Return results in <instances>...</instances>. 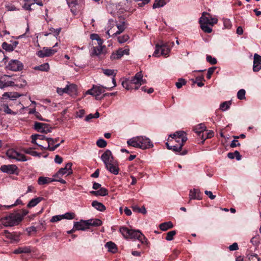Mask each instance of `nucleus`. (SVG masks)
Listing matches in <instances>:
<instances>
[{
    "label": "nucleus",
    "mask_w": 261,
    "mask_h": 261,
    "mask_svg": "<svg viewBox=\"0 0 261 261\" xmlns=\"http://www.w3.org/2000/svg\"><path fill=\"white\" fill-rule=\"evenodd\" d=\"M101 159L104 163L106 169L114 175L118 174L119 171L118 163L114 160L110 150H107L102 154Z\"/></svg>",
    "instance_id": "1"
},
{
    "label": "nucleus",
    "mask_w": 261,
    "mask_h": 261,
    "mask_svg": "<svg viewBox=\"0 0 261 261\" xmlns=\"http://www.w3.org/2000/svg\"><path fill=\"white\" fill-rule=\"evenodd\" d=\"M119 231L125 239H137L143 244H147L148 241L139 230L129 229L126 227H121Z\"/></svg>",
    "instance_id": "2"
},
{
    "label": "nucleus",
    "mask_w": 261,
    "mask_h": 261,
    "mask_svg": "<svg viewBox=\"0 0 261 261\" xmlns=\"http://www.w3.org/2000/svg\"><path fill=\"white\" fill-rule=\"evenodd\" d=\"M22 217L19 213H12L2 218V222L6 226H13L18 225L22 220Z\"/></svg>",
    "instance_id": "3"
},
{
    "label": "nucleus",
    "mask_w": 261,
    "mask_h": 261,
    "mask_svg": "<svg viewBox=\"0 0 261 261\" xmlns=\"http://www.w3.org/2000/svg\"><path fill=\"white\" fill-rule=\"evenodd\" d=\"M143 75L141 72H137L135 75L132 77V79L129 81H123L122 83V85L124 88H125L127 90H129L132 89L133 88L129 86V84H140L141 85L142 84L145 83V82L143 81Z\"/></svg>",
    "instance_id": "4"
},
{
    "label": "nucleus",
    "mask_w": 261,
    "mask_h": 261,
    "mask_svg": "<svg viewBox=\"0 0 261 261\" xmlns=\"http://www.w3.org/2000/svg\"><path fill=\"white\" fill-rule=\"evenodd\" d=\"M170 137L174 139L175 141L178 143V145L182 143L184 145L188 139L186 136V134L183 131L176 132L175 133L170 135Z\"/></svg>",
    "instance_id": "5"
},
{
    "label": "nucleus",
    "mask_w": 261,
    "mask_h": 261,
    "mask_svg": "<svg viewBox=\"0 0 261 261\" xmlns=\"http://www.w3.org/2000/svg\"><path fill=\"white\" fill-rule=\"evenodd\" d=\"M137 141H138L139 144V148L142 149H145L150 147L153 146V144L151 143L150 139L145 136H137Z\"/></svg>",
    "instance_id": "6"
},
{
    "label": "nucleus",
    "mask_w": 261,
    "mask_h": 261,
    "mask_svg": "<svg viewBox=\"0 0 261 261\" xmlns=\"http://www.w3.org/2000/svg\"><path fill=\"white\" fill-rule=\"evenodd\" d=\"M105 89H108V87L100 85H93L92 89L87 91V93L94 96H98L105 92Z\"/></svg>",
    "instance_id": "7"
},
{
    "label": "nucleus",
    "mask_w": 261,
    "mask_h": 261,
    "mask_svg": "<svg viewBox=\"0 0 261 261\" xmlns=\"http://www.w3.org/2000/svg\"><path fill=\"white\" fill-rule=\"evenodd\" d=\"M23 67L22 63L17 60H11L7 66V69L14 71H20Z\"/></svg>",
    "instance_id": "8"
},
{
    "label": "nucleus",
    "mask_w": 261,
    "mask_h": 261,
    "mask_svg": "<svg viewBox=\"0 0 261 261\" xmlns=\"http://www.w3.org/2000/svg\"><path fill=\"white\" fill-rule=\"evenodd\" d=\"M35 129L40 133L47 134L51 132V127L46 123L36 122L34 124Z\"/></svg>",
    "instance_id": "9"
},
{
    "label": "nucleus",
    "mask_w": 261,
    "mask_h": 261,
    "mask_svg": "<svg viewBox=\"0 0 261 261\" xmlns=\"http://www.w3.org/2000/svg\"><path fill=\"white\" fill-rule=\"evenodd\" d=\"M57 50L51 48L43 47L42 50H40L36 53L37 55L40 58H44L49 57L55 54Z\"/></svg>",
    "instance_id": "10"
},
{
    "label": "nucleus",
    "mask_w": 261,
    "mask_h": 261,
    "mask_svg": "<svg viewBox=\"0 0 261 261\" xmlns=\"http://www.w3.org/2000/svg\"><path fill=\"white\" fill-rule=\"evenodd\" d=\"M72 164L71 163H68L64 168H61L58 172L54 175L55 177H59V176H62L64 174L67 175H71L72 174V170L71 168Z\"/></svg>",
    "instance_id": "11"
},
{
    "label": "nucleus",
    "mask_w": 261,
    "mask_h": 261,
    "mask_svg": "<svg viewBox=\"0 0 261 261\" xmlns=\"http://www.w3.org/2000/svg\"><path fill=\"white\" fill-rule=\"evenodd\" d=\"M129 49L128 48H125L124 49L122 48H119L117 50L116 53H113L111 56V59L112 60H116L120 59L124 55H128Z\"/></svg>",
    "instance_id": "12"
},
{
    "label": "nucleus",
    "mask_w": 261,
    "mask_h": 261,
    "mask_svg": "<svg viewBox=\"0 0 261 261\" xmlns=\"http://www.w3.org/2000/svg\"><path fill=\"white\" fill-rule=\"evenodd\" d=\"M174 44L173 42L162 43L161 44H160L161 49V55L164 56L168 55L170 51V47L173 46Z\"/></svg>",
    "instance_id": "13"
},
{
    "label": "nucleus",
    "mask_w": 261,
    "mask_h": 261,
    "mask_svg": "<svg viewBox=\"0 0 261 261\" xmlns=\"http://www.w3.org/2000/svg\"><path fill=\"white\" fill-rule=\"evenodd\" d=\"M261 69V56L257 54L254 55L253 70L257 72Z\"/></svg>",
    "instance_id": "14"
},
{
    "label": "nucleus",
    "mask_w": 261,
    "mask_h": 261,
    "mask_svg": "<svg viewBox=\"0 0 261 261\" xmlns=\"http://www.w3.org/2000/svg\"><path fill=\"white\" fill-rule=\"evenodd\" d=\"M9 76L8 75H5L0 79V88L3 89L5 87L14 86V83L12 81H9Z\"/></svg>",
    "instance_id": "15"
},
{
    "label": "nucleus",
    "mask_w": 261,
    "mask_h": 261,
    "mask_svg": "<svg viewBox=\"0 0 261 261\" xmlns=\"http://www.w3.org/2000/svg\"><path fill=\"white\" fill-rule=\"evenodd\" d=\"M17 169V167L15 165H4L2 166L1 167V170L3 172H6L11 174L15 173Z\"/></svg>",
    "instance_id": "16"
},
{
    "label": "nucleus",
    "mask_w": 261,
    "mask_h": 261,
    "mask_svg": "<svg viewBox=\"0 0 261 261\" xmlns=\"http://www.w3.org/2000/svg\"><path fill=\"white\" fill-rule=\"evenodd\" d=\"M74 227L75 228V229L77 230H85L89 228V226H88V222H86V220H83L79 222H74Z\"/></svg>",
    "instance_id": "17"
},
{
    "label": "nucleus",
    "mask_w": 261,
    "mask_h": 261,
    "mask_svg": "<svg viewBox=\"0 0 261 261\" xmlns=\"http://www.w3.org/2000/svg\"><path fill=\"white\" fill-rule=\"evenodd\" d=\"M189 198L190 200L189 203L190 202V200L192 199H197L201 200L202 199L201 194L199 189H194L193 190H191L190 191L189 193Z\"/></svg>",
    "instance_id": "18"
},
{
    "label": "nucleus",
    "mask_w": 261,
    "mask_h": 261,
    "mask_svg": "<svg viewBox=\"0 0 261 261\" xmlns=\"http://www.w3.org/2000/svg\"><path fill=\"white\" fill-rule=\"evenodd\" d=\"M32 252V250L30 246H23L18 248L15 249L13 253L14 254H20V253H30Z\"/></svg>",
    "instance_id": "19"
},
{
    "label": "nucleus",
    "mask_w": 261,
    "mask_h": 261,
    "mask_svg": "<svg viewBox=\"0 0 261 261\" xmlns=\"http://www.w3.org/2000/svg\"><path fill=\"white\" fill-rule=\"evenodd\" d=\"M102 53V46H94L91 48L90 55L91 56H98Z\"/></svg>",
    "instance_id": "20"
},
{
    "label": "nucleus",
    "mask_w": 261,
    "mask_h": 261,
    "mask_svg": "<svg viewBox=\"0 0 261 261\" xmlns=\"http://www.w3.org/2000/svg\"><path fill=\"white\" fill-rule=\"evenodd\" d=\"M56 179L54 178H50L47 177H40L38 179V184L39 185H42L44 184H49L53 181H55Z\"/></svg>",
    "instance_id": "21"
},
{
    "label": "nucleus",
    "mask_w": 261,
    "mask_h": 261,
    "mask_svg": "<svg viewBox=\"0 0 261 261\" xmlns=\"http://www.w3.org/2000/svg\"><path fill=\"white\" fill-rule=\"evenodd\" d=\"M211 15L206 12H203L202 16L199 19V23H206L210 24Z\"/></svg>",
    "instance_id": "22"
},
{
    "label": "nucleus",
    "mask_w": 261,
    "mask_h": 261,
    "mask_svg": "<svg viewBox=\"0 0 261 261\" xmlns=\"http://www.w3.org/2000/svg\"><path fill=\"white\" fill-rule=\"evenodd\" d=\"M105 247L108 249V251L115 253L117 251V247L116 245L112 242H108L106 245Z\"/></svg>",
    "instance_id": "23"
},
{
    "label": "nucleus",
    "mask_w": 261,
    "mask_h": 261,
    "mask_svg": "<svg viewBox=\"0 0 261 261\" xmlns=\"http://www.w3.org/2000/svg\"><path fill=\"white\" fill-rule=\"evenodd\" d=\"M206 126L203 123H200L196 125L194 128V130L196 133L198 134V135L201 137V134L205 130Z\"/></svg>",
    "instance_id": "24"
},
{
    "label": "nucleus",
    "mask_w": 261,
    "mask_h": 261,
    "mask_svg": "<svg viewBox=\"0 0 261 261\" xmlns=\"http://www.w3.org/2000/svg\"><path fill=\"white\" fill-rule=\"evenodd\" d=\"M43 199V197H38L35 198H33L31 199L27 205V207L29 208H31L32 207L35 206L37 204H38L40 201H41Z\"/></svg>",
    "instance_id": "25"
},
{
    "label": "nucleus",
    "mask_w": 261,
    "mask_h": 261,
    "mask_svg": "<svg viewBox=\"0 0 261 261\" xmlns=\"http://www.w3.org/2000/svg\"><path fill=\"white\" fill-rule=\"evenodd\" d=\"M92 206L98 211L103 212L106 210L105 206L101 202L94 200L92 202Z\"/></svg>",
    "instance_id": "26"
},
{
    "label": "nucleus",
    "mask_w": 261,
    "mask_h": 261,
    "mask_svg": "<svg viewBox=\"0 0 261 261\" xmlns=\"http://www.w3.org/2000/svg\"><path fill=\"white\" fill-rule=\"evenodd\" d=\"M173 224L171 221L161 223L159 225L160 228L163 231H166L169 229L173 228Z\"/></svg>",
    "instance_id": "27"
},
{
    "label": "nucleus",
    "mask_w": 261,
    "mask_h": 261,
    "mask_svg": "<svg viewBox=\"0 0 261 261\" xmlns=\"http://www.w3.org/2000/svg\"><path fill=\"white\" fill-rule=\"evenodd\" d=\"M88 222V225L90 227V226H98L102 224V221L98 219H90L86 220Z\"/></svg>",
    "instance_id": "28"
},
{
    "label": "nucleus",
    "mask_w": 261,
    "mask_h": 261,
    "mask_svg": "<svg viewBox=\"0 0 261 261\" xmlns=\"http://www.w3.org/2000/svg\"><path fill=\"white\" fill-rule=\"evenodd\" d=\"M69 7L71 8V11L72 13H75L76 9V6L77 5V0H66Z\"/></svg>",
    "instance_id": "29"
},
{
    "label": "nucleus",
    "mask_w": 261,
    "mask_h": 261,
    "mask_svg": "<svg viewBox=\"0 0 261 261\" xmlns=\"http://www.w3.org/2000/svg\"><path fill=\"white\" fill-rule=\"evenodd\" d=\"M66 88H67L68 91H67V93L73 95L75 94L77 91L76 86L75 84H70L69 85H67Z\"/></svg>",
    "instance_id": "30"
},
{
    "label": "nucleus",
    "mask_w": 261,
    "mask_h": 261,
    "mask_svg": "<svg viewBox=\"0 0 261 261\" xmlns=\"http://www.w3.org/2000/svg\"><path fill=\"white\" fill-rule=\"evenodd\" d=\"M49 68V64L47 63H44L39 66H35L34 69L36 70L42 71H47Z\"/></svg>",
    "instance_id": "31"
},
{
    "label": "nucleus",
    "mask_w": 261,
    "mask_h": 261,
    "mask_svg": "<svg viewBox=\"0 0 261 261\" xmlns=\"http://www.w3.org/2000/svg\"><path fill=\"white\" fill-rule=\"evenodd\" d=\"M166 4V0H155L152 6L153 9L160 8L164 6Z\"/></svg>",
    "instance_id": "32"
},
{
    "label": "nucleus",
    "mask_w": 261,
    "mask_h": 261,
    "mask_svg": "<svg viewBox=\"0 0 261 261\" xmlns=\"http://www.w3.org/2000/svg\"><path fill=\"white\" fill-rule=\"evenodd\" d=\"M137 137L133 138L127 141V143L129 146H131L136 148H139V144L138 141H137Z\"/></svg>",
    "instance_id": "33"
},
{
    "label": "nucleus",
    "mask_w": 261,
    "mask_h": 261,
    "mask_svg": "<svg viewBox=\"0 0 261 261\" xmlns=\"http://www.w3.org/2000/svg\"><path fill=\"white\" fill-rule=\"evenodd\" d=\"M132 208L134 212L140 213L143 214H145L146 213V210L144 206H142L141 208H140L137 205H133L132 206Z\"/></svg>",
    "instance_id": "34"
},
{
    "label": "nucleus",
    "mask_w": 261,
    "mask_h": 261,
    "mask_svg": "<svg viewBox=\"0 0 261 261\" xmlns=\"http://www.w3.org/2000/svg\"><path fill=\"white\" fill-rule=\"evenodd\" d=\"M6 155L9 159H15L16 155H17V151L13 149H9L6 152Z\"/></svg>",
    "instance_id": "35"
},
{
    "label": "nucleus",
    "mask_w": 261,
    "mask_h": 261,
    "mask_svg": "<svg viewBox=\"0 0 261 261\" xmlns=\"http://www.w3.org/2000/svg\"><path fill=\"white\" fill-rule=\"evenodd\" d=\"M204 79L203 75H201L200 76H197L195 79V81H193L194 83H196L197 86L199 87H201L204 86V84L202 82V81H204Z\"/></svg>",
    "instance_id": "36"
},
{
    "label": "nucleus",
    "mask_w": 261,
    "mask_h": 261,
    "mask_svg": "<svg viewBox=\"0 0 261 261\" xmlns=\"http://www.w3.org/2000/svg\"><path fill=\"white\" fill-rule=\"evenodd\" d=\"M200 24L201 29L204 32L207 33H210L212 32V29L208 25V24H206V23L203 24L202 23H200Z\"/></svg>",
    "instance_id": "37"
},
{
    "label": "nucleus",
    "mask_w": 261,
    "mask_h": 261,
    "mask_svg": "<svg viewBox=\"0 0 261 261\" xmlns=\"http://www.w3.org/2000/svg\"><path fill=\"white\" fill-rule=\"evenodd\" d=\"M25 153L30 154L34 156H40L41 154L37 152L32 150L31 148H28L24 150Z\"/></svg>",
    "instance_id": "38"
},
{
    "label": "nucleus",
    "mask_w": 261,
    "mask_h": 261,
    "mask_svg": "<svg viewBox=\"0 0 261 261\" xmlns=\"http://www.w3.org/2000/svg\"><path fill=\"white\" fill-rule=\"evenodd\" d=\"M103 73L108 76L112 75L115 77L116 75V72L114 70L109 69H102Z\"/></svg>",
    "instance_id": "39"
},
{
    "label": "nucleus",
    "mask_w": 261,
    "mask_h": 261,
    "mask_svg": "<svg viewBox=\"0 0 261 261\" xmlns=\"http://www.w3.org/2000/svg\"><path fill=\"white\" fill-rule=\"evenodd\" d=\"M60 145V143H58L56 145H55V146H52V147H50V146H49V145H47L45 147H44L42 145H39V147L42 149H45V150H48L49 151H54L56 148H57L58 147H59Z\"/></svg>",
    "instance_id": "40"
},
{
    "label": "nucleus",
    "mask_w": 261,
    "mask_h": 261,
    "mask_svg": "<svg viewBox=\"0 0 261 261\" xmlns=\"http://www.w3.org/2000/svg\"><path fill=\"white\" fill-rule=\"evenodd\" d=\"M231 104V102L230 101L223 102L220 105V108L222 111H225L229 108Z\"/></svg>",
    "instance_id": "41"
},
{
    "label": "nucleus",
    "mask_w": 261,
    "mask_h": 261,
    "mask_svg": "<svg viewBox=\"0 0 261 261\" xmlns=\"http://www.w3.org/2000/svg\"><path fill=\"white\" fill-rule=\"evenodd\" d=\"M250 243L254 246H258L259 244V236L258 234L253 237L250 240Z\"/></svg>",
    "instance_id": "42"
},
{
    "label": "nucleus",
    "mask_w": 261,
    "mask_h": 261,
    "mask_svg": "<svg viewBox=\"0 0 261 261\" xmlns=\"http://www.w3.org/2000/svg\"><path fill=\"white\" fill-rule=\"evenodd\" d=\"M214 135V133L212 130H210L208 133H206V137L204 138V134H202L201 138L203 140L202 143H203L204 140L208 138H211Z\"/></svg>",
    "instance_id": "43"
},
{
    "label": "nucleus",
    "mask_w": 261,
    "mask_h": 261,
    "mask_svg": "<svg viewBox=\"0 0 261 261\" xmlns=\"http://www.w3.org/2000/svg\"><path fill=\"white\" fill-rule=\"evenodd\" d=\"M245 90L244 89L240 90L237 93V97L240 100H243L245 98Z\"/></svg>",
    "instance_id": "44"
},
{
    "label": "nucleus",
    "mask_w": 261,
    "mask_h": 261,
    "mask_svg": "<svg viewBox=\"0 0 261 261\" xmlns=\"http://www.w3.org/2000/svg\"><path fill=\"white\" fill-rule=\"evenodd\" d=\"M98 196H104L108 194V191L105 188L101 187L98 190H97Z\"/></svg>",
    "instance_id": "45"
},
{
    "label": "nucleus",
    "mask_w": 261,
    "mask_h": 261,
    "mask_svg": "<svg viewBox=\"0 0 261 261\" xmlns=\"http://www.w3.org/2000/svg\"><path fill=\"white\" fill-rule=\"evenodd\" d=\"M2 47L4 49L6 50V51H13L14 49L13 48V46L11 45V44H8L6 42H4L2 44Z\"/></svg>",
    "instance_id": "46"
},
{
    "label": "nucleus",
    "mask_w": 261,
    "mask_h": 261,
    "mask_svg": "<svg viewBox=\"0 0 261 261\" xmlns=\"http://www.w3.org/2000/svg\"><path fill=\"white\" fill-rule=\"evenodd\" d=\"M35 4H36L37 5H39L40 6H43L42 2L41 1H40V0H32V1L30 3V4L28 5L27 9L31 10V6L33 5H34Z\"/></svg>",
    "instance_id": "47"
},
{
    "label": "nucleus",
    "mask_w": 261,
    "mask_h": 261,
    "mask_svg": "<svg viewBox=\"0 0 261 261\" xmlns=\"http://www.w3.org/2000/svg\"><path fill=\"white\" fill-rule=\"evenodd\" d=\"M97 145L100 147L103 148L107 146V142L103 139H99L96 142Z\"/></svg>",
    "instance_id": "48"
},
{
    "label": "nucleus",
    "mask_w": 261,
    "mask_h": 261,
    "mask_svg": "<svg viewBox=\"0 0 261 261\" xmlns=\"http://www.w3.org/2000/svg\"><path fill=\"white\" fill-rule=\"evenodd\" d=\"M176 232L175 230H172L167 233L166 239L167 241H171L173 239V237L176 234Z\"/></svg>",
    "instance_id": "49"
},
{
    "label": "nucleus",
    "mask_w": 261,
    "mask_h": 261,
    "mask_svg": "<svg viewBox=\"0 0 261 261\" xmlns=\"http://www.w3.org/2000/svg\"><path fill=\"white\" fill-rule=\"evenodd\" d=\"M183 146V144H179V145L176 144L174 145H172V149L175 152H180L181 149L182 147Z\"/></svg>",
    "instance_id": "50"
},
{
    "label": "nucleus",
    "mask_w": 261,
    "mask_h": 261,
    "mask_svg": "<svg viewBox=\"0 0 261 261\" xmlns=\"http://www.w3.org/2000/svg\"><path fill=\"white\" fill-rule=\"evenodd\" d=\"M186 80L184 79L181 78V79H178V82H177L176 83L175 85H176V87L178 89H180V88L182 87V86L183 85H186Z\"/></svg>",
    "instance_id": "51"
},
{
    "label": "nucleus",
    "mask_w": 261,
    "mask_h": 261,
    "mask_svg": "<svg viewBox=\"0 0 261 261\" xmlns=\"http://www.w3.org/2000/svg\"><path fill=\"white\" fill-rule=\"evenodd\" d=\"M15 160L18 161H26L28 160L26 156L24 154L20 153L18 152H17V155H16V158Z\"/></svg>",
    "instance_id": "52"
},
{
    "label": "nucleus",
    "mask_w": 261,
    "mask_h": 261,
    "mask_svg": "<svg viewBox=\"0 0 261 261\" xmlns=\"http://www.w3.org/2000/svg\"><path fill=\"white\" fill-rule=\"evenodd\" d=\"M75 214L73 213H66L64 215H62L63 219H73L74 218Z\"/></svg>",
    "instance_id": "53"
},
{
    "label": "nucleus",
    "mask_w": 261,
    "mask_h": 261,
    "mask_svg": "<svg viewBox=\"0 0 261 261\" xmlns=\"http://www.w3.org/2000/svg\"><path fill=\"white\" fill-rule=\"evenodd\" d=\"M129 37L127 35H124L122 36L118 37V41L120 43H123L127 41L129 39Z\"/></svg>",
    "instance_id": "54"
},
{
    "label": "nucleus",
    "mask_w": 261,
    "mask_h": 261,
    "mask_svg": "<svg viewBox=\"0 0 261 261\" xmlns=\"http://www.w3.org/2000/svg\"><path fill=\"white\" fill-rule=\"evenodd\" d=\"M59 140V138L53 139L51 138H46V141L47 142V145L50 146L51 145H53L55 143L57 142Z\"/></svg>",
    "instance_id": "55"
},
{
    "label": "nucleus",
    "mask_w": 261,
    "mask_h": 261,
    "mask_svg": "<svg viewBox=\"0 0 261 261\" xmlns=\"http://www.w3.org/2000/svg\"><path fill=\"white\" fill-rule=\"evenodd\" d=\"M206 61H207V62L210 63L211 64H213V65L216 64L217 62L216 59L212 57L210 55H207Z\"/></svg>",
    "instance_id": "56"
},
{
    "label": "nucleus",
    "mask_w": 261,
    "mask_h": 261,
    "mask_svg": "<svg viewBox=\"0 0 261 261\" xmlns=\"http://www.w3.org/2000/svg\"><path fill=\"white\" fill-rule=\"evenodd\" d=\"M160 51H161V48H160V44H156V45H155V51H154L152 56H154V57H159L160 56L159 55V53H160Z\"/></svg>",
    "instance_id": "57"
},
{
    "label": "nucleus",
    "mask_w": 261,
    "mask_h": 261,
    "mask_svg": "<svg viewBox=\"0 0 261 261\" xmlns=\"http://www.w3.org/2000/svg\"><path fill=\"white\" fill-rule=\"evenodd\" d=\"M63 219L62 215L53 216L50 219V222H56Z\"/></svg>",
    "instance_id": "58"
},
{
    "label": "nucleus",
    "mask_w": 261,
    "mask_h": 261,
    "mask_svg": "<svg viewBox=\"0 0 261 261\" xmlns=\"http://www.w3.org/2000/svg\"><path fill=\"white\" fill-rule=\"evenodd\" d=\"M216 67H212L211 68H209L207 70V78L208 79H210L211 77V76L212 74L214 73L216 69Z\"/></svg>",
    "instance_id": "59"
},
{
    "label": "nucleus",
    "mask_w": 261,
    "mask_h": 261,
    "mask_svg": "<svg viewBox=\"0 0 261 261\" xmlns=\"http://www.w3.org/2000/svg\"><path fill=\"white\" fill-rule=\"evenodd\" d=\"M4 111L9 114H14L13 112L9 108L7 105H4Z\"/></svg>",
    "instance_id": "60"
},
{
    "label": "nucleus",
    "mask_w": 261,
    "mask_h": 261,
    "mask_svg": "<svg viewBox=\"0 0 261 261\" xmlns=\"http://www.w3.org/2000/svg\"><path fill=\"white\" fill-rule=\"evenodd\" d=\"M6 235V237L11 239V240H14V241H16V236L10 232H8L7 231H6L5 232Z\"/></svg>",
    "instance_id": "61"
},
{
    "label": "nucleus",
    "mask_w": 261,
    "mask_h": 261,
    "mask_svg": "<svg viewBox=\"0 0 261 261\" xmlns=\"http://www.w3.org/2000/svg\"><path fill=\"white\" fill-rule=\"evenodd\" d=\"M68 91L67 88L66 87L64 88H58L57 90V93L60 95H62L63 93H67V91Z\"/></svg>",
    "instance_id": "62"
},
{
    "label": "nucleus",
    "mask_w": 261,
    "mask_h": 261,
    "mask_svg": "<svg viewBox=\"0 0 261 261\" xmlns=\"http://www.w3.org/2000/svg\"><path fill=\"white\" fill-rule=\"evenodd\" d=\"M204 193L212 200L216 198V196L214 195L211 191L206 190L204 191Z\"/></svg>",
    "instance_id": "63"
},
{
    "label": "nucleus",
    "mask_w": 261,
    "mask_h": 261,
    "mask_svg": "<svg viewBox=\"0 0 261 261\" xmlns=\"http://www.w3.org/2000/svg\"><path fill=\"white\" fill-rule=\"evenodd\" d=\"M239 248L238 244L237 243H234L232 245H230L229 247V249L231 251H234L238 250Z\"/></svg>",
    "instance_id": "64"
}]
</instances>
